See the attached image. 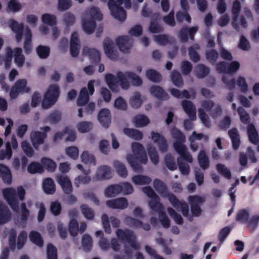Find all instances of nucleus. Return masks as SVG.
Masks as SVG:
<instances>
[{"mask_svg": "<svg viewBox=\"0 0 259 259\" xmlns=\"http://www.w3.org/2000/svg\"><path fill=\"white\" fill-rule=\"evenodd\" d=\"M106 204L108 207L112 209H124L127 207L128 202L125 198L120 197L107 200Z\"/></svg>", "mask_w": 259, "mask_h": 259, "instance_id": "f3484780", "label": "nucleus"}, {"mask_svg": "<svg viewBox=\"0 0 259 259\" xmlns=\"http://www.w3.org/2000/svg\"><path fill=\"white\" fill-rule=\"evenodd\" d=\"M247 131L249 141L254 145H258L259 137L254 125L249 123L247 126Z\"/></svg>", "mask_w": 259, "mask_h": 259, "instance_id": "c85d7f7f", "label": "nucleus"}, {"mask_svg": "<svg viewBox=\"0 0 259 259\" xmlns=\"http://www.w3.org/2000/svg\"><path fill=\"white\" fill-rule=\"evenodd\" d=\"M172 138L175 140L173 143V147L183 160L191 163L193 158L191 155L188 151L187 148L184 143L186 142V137L184 134L177 127H174L170 130Z\"/></svg>", "mask_w": 259, "mask_h": 259, "instance_id": "f03ea898", "label": "nucleus"}, {"mask_svg": "<svg viewBox=\"0 0 259 259\" xmlns=\"http://www.w3.org/2000/svg\"><path fill=\"white\" fill-rule=\"evenodd\" d=\"M82 28L88 34L93 33L96 26V23L94 20L83 19L82 23Z\"/></svg>", "mask_w": 259, "mask_h": 259, "instance_id": "f704fd0d", "label": "nucleus"}, {"mask_svg": "<svg viewBox=\"0 0 259 259\" xmlns=\"http://www.w3.org/2000/svg\"><path fill=\"white\" fill-rule=\"evenodd\" d=\"M249 218V213L245 209H241L239 210L236 217V220L237 222L246 224Z\"/></svg>", "mask_w": 259, "mask_h": 259, "instance_id": "774afa93", "label": "nucleus"}, {"mask_svg": "<svg viewBox=\"0 0 259 259\" xmlns=\"http://www.w3.org/2000/svg\"><path fill=\"white\" fill-rule=\"evenodd\" d=\"M198 30L197 26H193L190 28L184 26L180 30L178 37L183 43L187 42L188 41V35L191 40H194L195 35Z\"/></svg>", "mask_w": 259, "mask_h": 259, "instance_id": "9b49d317", "label": "nucleus"}, {"mask_svg": "<svg viewBox=\"0 0 259 259\" xmlns=\"http://www.w3.org/2000/svg\"><path fill=\"white\" fill-rule=\"evenodd\" d=\"M25 56L22 54V49L20 48L14 49V61L18 67H22L25 62Z\"/></svg>", "mask_w": 259, "mask_h": 259, "instance_id": "4c0bfd02", "label": "nucleus"}, {"mask_svg": "<svg viewBox=\"0 0 259 259\" xmlns=\"http://www.w3.org/2000/svg\"><path fill=\"white\" fill-rule=\"evenodd\" d=\"M117 77L118 81L120 82V85L123 89H127L130 87V83L127 80L128 79L132 84L135 86H140L142 84L141 78L136 73L132 72H125L124 73L119 71L117 72Z\"/></svg>", "mask_w": 259, "mask_h": 259, "instance_id": "39448f33", "label": "nucleus"}, {"mask_svg": "<svg viewBox=\"0 0 259 259\" xmlns=\"http://www.w3.org/2000/svg\"><path fill=\"white\" fill-rule=\"evenodd\" d=\"M198 160L200 167L203 169L209 167V159L204 150H201L198 155Z\"/></svg>", "mask_w": 259, "mask_h": 259, "instance_id": "37998d69", "label": "nucleus"}, {"mask_svg": "<svg viewBox=\"0 0 259 259\" xmlns=\"http://www.w3.org/2000/svg\"><path fill=\"white\" fill-rule=\"evenodd\" d=\"M78 131L81 133L90 132L93 127V124L90 121H81L77 125Z\"/></svg>", "mask_w": 259, "mask_h": 259, "instance_id": "5fc2aeb1", "label": "nucleus"}, {"mask_svg": "<svg viewBox=\"0 0 259 259\" xmlns=\"http://www.w3.org/2000/svg\"><path fill=\"white\" fill-rule=\"evenodd\" d=\"M3 194L4 198L6 200L13 210L15 212H18L19 207L17 199V193L15 189L12 188H6L3 190Z\"/></svg>", "mask_w": 259, "mask_h": 259, "instance_id": "1a4fd4ad", "label": "nucleus"}, {"mask_svg": "<svg viewBox=\"0 0 259 259\" xmlns=\"http://www.w3.org/2000/svg\"><path fill=\"white\" fill-rule=\"evenodd\" d=\"M169 215L174 220L176 223L178 225H182L184 223L182 216L178 213L172 208L168 207L167 209Z\"/></svg>", "mask_w": 259, "mask_h": 259, "instance_id": "0e129e2a", "label": "nucleus"}, {"mask_svg": "<svg viewBox=\"0 0 259 259\" xmlns=\"http://www.w3.org/2000/svg\"><path fill=\"white\" fill-rule=\"evenodd\" d=\"M228 135L231 139L233 149L237 150L240 145V135L236 127H233L228 131Z\"/></svg>", "mask_w": 259, "mask_h": 259, "instance_id": "bb28decb", "label": "nucleus"}, {"mask_svg": "<svg viewBox=\"0 0 259 259\" xmlns=\"http://www.w3.org/2000/svg\"><path fill=\"white\" fill-rule=\"evenodd\" d=\"M36 52L40 59H45L49 56L50 49L49 47L47 46L39 45L36 49Z\"/></svg>", "mask_w": 259, "mask_h": 259, "instance_id": "3c124183", "label": "nucleus"}, {"mask_svg": "<svg viewBox=\"0 0 259 259\" xmlns=\"http://www.w3.org/2000/svg\"><path fill=\"white\" fill-rule=\"evenodd\" d=\"M57 182L65 194H70L73 191L72 183L69 179L65 176L61 175L57 177Z\"/></svg>", "mask_w": 259, "mask_h": 259, "instance_id": "a211bd4d", "label": "nucleus"}, {"mask_svg": "<svg viewBox=\"0 0 259 259\" xmlns=\"http://www.w3.org/2000/svg\"><path fill=\"white\" fill-rule=\"evenodd\" d=\"M11 213L8 207L0 201V224H4L10 220Z\"/></svg>", "mask_w": 259, "mask_h": 259, "instance_id": "473e14b6", "label": "nucleus"}, {"mask_svg": "<svg viewBox=\"0 0 259 259\" xmlns=\"http://www.w3.org/2000/svg\"><path fill=\"white\" fill-rule=\"evenodd\" d=\"M210 72L209 67L203 64H199L196 66L195 74L198 78H203L205 77Z\"/></svg>", "mask_w": 259, "mask_h": 259, "instance_id": "58836bf2", "label": "nucleus"}, {"mask_svg": "<svg viewBox=\"0 0 259 259\" xmlns=\"http://www.w3.org/2000/svg\"><path fill=\"white\" fill-rule=\"evenodd\" d=\"M61 112L58 110H55L46 117L45 121L46 122H48L51 124H56L61 121Z\"/></svg>", "mask_w": 259, "mask_h": 259, "instance_id": "7c9ffc66", "label": "nucleus"}, {"mask_svg": "<svg viewBox=\"0 0 259 259\" xmlns=\"http://www.w3.org/2000/svg\"><path fill=\"white\" fill-rule=\"evenodd\" d=\"M124 4L126 9H130L132 3L131 0H109L108 6L110 10L111 14L116 19L123 22L126 18V11L121 7Z\"/></svg>", "mask_w": 259, "mask_h": 259, "instance_id": "7ed1b4c3", "label": "nucleus"}, {"mask_svg": "<svg viewBox=\"0 0 259 259\" xmlns=\"http://www.w3.org/2000/svg\"><path fill=\"white\" fill-rule=\"evenodd\" d=\"M115 41L119 50L124 53H128L132 46L133 40L127 35L118 36Z\"/></svg>", "mask_w": 259, "mask_h": 259, "instance_id": "ddd939ff", "label": "nucleus"}, {"mask_svg": "<svg viewBox=\"0 0 259 259\" xmlns=\"http://www.w3.org/2000/svg\"><path fill=\"white\" fill-rule=\"evenodd\" d=\"M113 165L117 174L120 177L125 178L127 177V171L125 165L122 163L118 161H115Z\"/></svg>", "mask_w": 259, "mask_h": 259, "instance_id": "09e8293b", "label": "nucleus"}, {"mask_svg": "<svg viewBox=\"0 0 259 259\" xmlns=\"http://www.w3.org/2000/svg\"><path fill=\"white\" fill-rule=\"evenodd\" d=\"M105 80L109 88L113 91H116L117 83L120 84L117 76L116 77L111 73L107 74L105 76Z\"/></svg>", "mask_w": 259, "mask_h": 259, "instance_id": "c9c22d12", "label": "nucleus"}, {"mask_svg": "<svg viewBox=\"0 0 259 259\" xmlns=\"http://www.w3.org/2000/svg\"><path fill=\"white\" fill-rule=\"evenodd\" d=\"M82 54L84 55L88 56L90 60L93 63H98L101 60L100 53L96 49L84 47L83 48Z\"/></svg>", "mask_w": 259, "mask_h": 259, "instance_id": "4be33fe9", "label": "nucleus"}, {"mask_svg": "<svg viewBox=\"0 0 259 259\" xmlns=\"http://www.w3.org/2000/svg\"><path fill=\"white\" fill-rule=\"evenodd\" d=\"M176 17L179 23H182L185 20L188 23H191V18L187 11H179L176 13Z\"/></svg>", "mask_w": 259, "mask_h": 259, "instance_id": "13d9d810", "label": "nucleus"}, {"mask_svg": "<svg viewBox=\"0 0 259 259\" xmlns=\"http://www.w3.org/2000/svg\"><path fill=\"white\" fill-rule=\"evenodd\" d=\"M123 132L125 135L135 140H141L143 137V133L137 129L125 127Z\"/></svg>", "mask_w": 259, "mask_h": 259, "instance_id": "2f4dec72", "label": "nucleus"}, {"mask_svg": "<svg viewBox=\"0 0 259 259\" xmlns=\"http://www.w3.org/2000/svg\"><path fill=\"white\" fill-rule=\"evenodd\" d=\"M153 187L155 190L162 196L168 198L169 201L170 196L174 195L168 192L166 185L159 179H155L153 181Z\"/></svg>", "mask_w": 259, "mask_h": 259, "instance_id": "aec40b11", "label": "nucleus"}, {"mask_svg": "<svg viewBox=\"0 0 259 259\" xmlns=\"http://www.w3.org/2000/svg\"><path fill=\"white\" fill-rule=\"evenodd\" d=\"M86 13L88 15H90V19L91 20H94V21H101L103 19L102 14L101 13L99 9L97 7H91Z\"/></svg>", "mask_w": 259, "mask_h": 259, "instance_id": "79ce46f5", "label": "nucleus"}, {"mask_svg": "<svg viewBox=\"0 0 259 259\" xmlns=\"http://www.w3.org/2000/svg\"><path fill=\"white\" fill-rule=\"evenodd\" d=\"M169 202L177 210L181 209L183 216L187 218L189 221H193L192 217L189 213L188 205L185 201H180L175 195H171L169 199Z\"/></svg>", "mask_w": 259, "mask_h": 259, "instance_id": "9d476101", "label": "nucleus"}, {"mask_svg": "<svg viewBox=\"0 0 259 259\" xmlns=\"http://www.w3.org/2000/svg\"><path fill=\"white\" fill-rule=\"evenodd\" d=\"M0 177L4 183L9 185L12 182V177L10 169L3 164H0Z\"/></svg>", "mask_w": 259, "mask_h": 259, "instance_id": "cd10ccee", "label": "nucleus"}, {"mask_svg": "<svg viewBox=\"0 0 259 259\" xmlns=\"http://www.w3.org/2000/svg\"><path fill=\"white\" fill-rule=\"evenodd\" d=\"M82 213L84 217L90 220H92L95 217L94 210L87 204H82L80 206Z\"/></svg>", "mask_w": 259, "mask_h": 259, "instance_id": "6e6d98bb", "label": "nucleus"}, {"mask_svg": "<svg viewBox=\"0 0 259 259\" xmlns=\"http://www.w3.org/2000/svg\"><path fill=\"white\" fill-rule=\"evenodd\" d=\"M60 95L59 87L56 84L50 85L44 95L41 106L44 109H48L54 105L57 101Z\"/></svg>", "mask_w": 259, "mask_h": 259, "instance_id": "423d86ee", "label": "nucleus"}, {"mask_svg": "<svg viewBox=\"0 0 259 259\" xmlns=\"http://www.w3.org/2000/svg\"><path fill=\"white\" fill-rule=\"evenodd\" d=\"M147 78L153 82H159L161 80V74L154 69H149L146 72Z\"/></svg>", "mask_w": 259, "mask_h": 259, "instance_id": "49530a36", "label": "nucleus"}, {"mask_svg": "<svg viewBox=\"0 0 259 259\" xmlns=\"http://www.w3.org/2000/svg\"><path fill=\"white\" fill-rule=\"evenodd\" d=\"M103 48L107 57L113 60H116L118 58V55L116 51L114 50L113 41L108 37L104 39Z\"/></svg>", "mask_w": 259, "mask_h": 259, "instance_id": "4468645a", "label": "nucleus"}, {"mask_svg": "<svg viewBox=\"0 0 259 259\" xmlns=\"http://www.w3.org/2000/svg\"><path fill=\"white\" fill-rule=\"evenodd\" d=\"M42 22L50 26H54L57 24V18L54 15L44 14L41 16Z\"/></svg>", "mask_w": 259, "mask_h": 259, "instance_id": "de8ad7c7", "label": "nucleus"}, {"mask_svg": "<svg viewBox=\"0 0 259 259\" xmlns=\"http://www.w3.org/2000/svg\"><path fill=\"white\" fill-rule=\"evenodd\" d=\"M182 106L188 115L191 120L194 121L196 119V108L193 103L189 100H183L182 101Z\"/></svg>", "mask_w": 259, "mask_h": 259, "instance_id": "412c9836", "label": "nucleus"}, {"mask_svg": "<svg viewBox=\"0 0 259 259\" xmlns=\"http://www.w3.org/2000/svg\"><path fill=\"white\" fill-rule=\"evenodd\" d=\"M30 240L39 247H42L44 244L43 239L40 234L35 231H32L29 234Z\"/></svg>", "mask_w": 259, "mask_h": 259, "instance_id": "a18cd8bd", "label": "nucleus"}, {"mask_svg": "<svg viewBox=\"0 0 259 259\" xmlns=\"http://www.w3.org/2000/svg\"><path fill=\"white\" fill-rule=\"evenodd\" d=\"M151 138L154 143H156L160 151L164 153L167 151L168 145L165 138L158 133L152 132Z\"/></svg>", "mask_w": 259, "mask_h": 259, "instance_id": "2eb2a0df", "label": "nucleus"}, {"mask_svg": "<svg viewBox=\"0 0 259 259\" xmlns=\"http://www.w3.org/2000/svg\"><path fill=\"white\" fill-rule=\"evenodd\" d=\"M164 162L167 167L170 170H175L177 169V166L175 162V159L171 154L168 153L164 156Z\"/></svg>", "mask_w": 259, "mask_h": 259, "instance_id": "864d4df0", "label": "nucleus"}, {"mask_svg": "<svg viewBox=\"0 0 259 259\" xmlns=\"http://www.w3.org/2000/svg\"><path fill=\"white\" fill-rule=\"evenodd\" d=\"M124 222L128 226L135 228H140L142 225L141 221L131 217H126L124 219Z\"/></svg>", "mask_w": 259, "mask_h": 259, "instance_id": "69168bd1", "label": "nucleus"}, {"mask_svg": "<svg viewBox=\"0 0 259 259\" xmlns=\"http://www.w3.org/2000/svg\"><path fill=\"white\" fill-rule=\"evenodd\" d=\"M30 136L33 146L35 148H37L39 145L44 143L47 135L39 131H32Z\"/></svg>", "mask_w": 259, "mask_h": 259, "instance_id": "6ab92c4d", "label": "nucleus"}, {"mask_svg": "<svg viewBox=\"0 0 259 259\" xmlns=\"http://www.w3.org/2000/svg\"><path fill=\"white\" fill-rule=\"evenodd\" d=\"M132 181L137 185H148L151 181V179L147 176L136 175L133 177Z\"/></svg>", "mask_w": 259, "mask_h": 259, "instance_id": "a19ab883", "label": "nucleus"}, {"mask_svg": "<svg viewBox=\"0 0 259 259\" xmlns=\"http://www.w3.org/2000/svg\"><path fill=\"white\" fill-rule=\"evenodd\" d=\"M98 119L102 126L108 128L111 122V115L110 110L107 108L102 109L98 113Z\"/></svg>", "mask_w": 259, "mask_h": 259, "instance_id": "dca6fc26", "label": "nucleus"}, {"mask_svg": "<svg viewBox=\"0 0 259 259\" xmlns=\"http://www.w3.org/2000/svg\"><path fill=\"white\" fill-rule=\"evenodd\" d=\"M132 149L134 154L127 155V160L135 171H140L142 170V167L138 161L146 164L148 161L145 150L141 144L137 142L132 143Z\"/></svg>", "mask_w": 259, "mask_h": 259, "instance_id": "f257e3e1", "label": "nucleus"}, {"mask_svg": "<svg viewBox=\"0 0 259 259\" xmlns=\"http://www.w3.org/2000/svg\"><path fill=\"white\" fill-rule=\"evenodd\" d=\"M130 105L134 108L137 109L142 104V101L141 99V95L139 93L136 92L134 96L131 98L129 101Z\"/></svg>", "mask_w": 259, "mask_h": 259, "instance_id": "4d7b16f0", "label": "nucleus"}, {"mask_svg": "<svg viewBox=\"0 0 259 259\" xmlns=\"http://www.w3.org/2000/svg\"><path fill=\"white\" fill-rule=\"evenodd\" d=\"M27 82L25 79H18L10 91V97L11 99H16L20 94L28 93L30 88L27 87Z\"/></svg>", "mask_w": 259, "mask_h": 259, "instance_id": "0eeeda50", "label": "nucleus"}, {"mask_svg": "<svg viewBox=\"0 0 259 259\" xmlns=\"http://www.w3.org/2000/svg\"><path fill=\"white\" fill-rule=\"evenodd\" d=\"M149 205L151 209L156 212H160L163 211L162 204L159 202V198L156 199H152L149 202Z\"/></svg>", "mask_w": 259, "mask_h": 259, "instance_id": "680f3d73", "label": "nucleus"}, {"mask_svg": "<svg viewBox=\"0 0 259 259\" xmlns=\"http://www.w3.org/2000/svg\"><path fill=\"white\" fill-rule=\"evenodd\" d=\"M98 180H108L112 178L111 168L107 165H102L98 168L96 173Z\"/></svg>", "mask_w": 259, "mask_h": 259, "instance_id": "a878e982", "label": "nucleus"}, {"mask_svg": "<svg viewBox=\"0 0 259 259\" xmlns=\"http://www.w3.org/2000/svg\"><path fill=\"white\" fill-rule=\"evenodd\" d=\"M10 27L12 30L16 33V40L20 42L23 36L24 25L22 23L19 24L16 21L12 20L10 21Z\"/></svg>", "mask_w": 259, "mask_h": 259, "instance_id": "b1692460", "label": "nucleus"}, {"mask_svg": "<svg viewBox=\"0 0 259 259\" xmlns=\"http://www.w3.org/2000/svg\"><path fill=\"white\" fill-rule=\"evenodd\" d=\"M41 162L43 166L48 171L51 172L55 171L57 165L53 160L47 157H43L41 159Z\"/></svg>", "mask_w": 259, "mask_h": 259, "instance_id": "c03bdc74", "label": "nucleus"}, {"mask_svg": "<svg viewBox=\"0 0 259 259\" xmlns=\"http://www.w3.org/2000/svg\"><path fill=\"white\" fill-rule=\"evenodd\" d=\"M122 189L119 184L111 185L105 190V195L108 197H113L121 193Z\"/></svg>", "mask_w": 259, "mask_h": 259, "instance_id": "c756f323", "label": "nucleus"}, {"mask_svg": "<svg viewBox=\"0 0 259 259\" xmlns=\"http://www.w3.org/2000/svg\"><path fill=\"white\" fill-rule=\"evenodd\" d=\"M171 80L174 85L177 87L181 88L184 84L183 79L180 73L176 70L171 72Z\"/></svg>", "mask_w": 259, "mask_h": 259, "instance_id": "8fccbe9b", "label": "nucleus"}, {"mask_svg": "<svg viewBox=\"0 0 259 259\" xmlns=\"http://www.w3.org/2000/svg\"><path fill=\"white\" fill-rule=\"evenodd\" d=\"M119 241L122 243H127L133 249H140V244L137 241V237L134 232L128 229H118L115 232Z\"/></svg>", "mask_w": 259, "mask_h": 259, "instance_id": "20e7f679", "label": "nucleus"}, {"mask_svg": "<svg viewBox=\"0 0 259 259\" xmlns=\"http://www.w3.org/2000/svg\"><path fill=\"white\" fill-rule=\"evenodd\" d=\"M149 30L152 33H157L162 31L163 29L156 19H152L149 26Z\"/></svg>", "mask_w": 259, "mask_h": 259, "instance_id": "338daca9", "label": "nucleus"}, {"mask_svg": "<svg viewBox=\"0 0 259 259\" xmlns=\"http://www.w3.org/2000/svg\"><path fill=\"white\" fill-rule=\"evenodd\" d=\"M241 4L238 0H235L232 5V13L233 15V19L232 25L233 27L236 30L239 29V25L237 23L240 12L241 11Z\"/></svg>", "mask_w": 259, "mask_h": 259, "instance_id": "5701e85b", "label": "nucleus"}, {"mask_svg": "<svg viewBox=\"0 0 259 259\" xmlns=\"http://www.w3.org/2000/svg\"><path fill=\"white\" fill-rule=\"evenodd\" d=\"M27 170L31 174L41 173L44 171V167L38 162H31L28 166Z\"/></svg>", "mask_w": 259, "mask_h": 259, "instance_id": "603ef678", "label": "nucleus"}, {"mask_svg": "<svg viewBox=\"0 0 259 259\" xmlns=\"http://www.w3.org/2000/svg\"><path fill=\"white\" fill-rule=\"evenodd\" d=\"M133 122L137 127H144L149 123V118L144 115H137L134 118Z\"/></svg>", "mask_w": 259, "mask_h": 259, "instance_id": "ea45409f", "label": "nucleus"}, {"mask_svg": "<svg viewBox=\"0 0 259 259\" xmlns=\"http://www.w3.org/2000/svg\"><path fill=\"white\" fill-rule=\"evenodd\" d=\"M81 244L83 250L85 251H90L92 247V239L88 234H84L82 238Z\"/></svg>", "mask_w": 259, "mask_h": 259, "instance_id": "bf43d9fd", "label": "nucleus"}, {"mask_svg": "<svg viewBox=\"0 0 259 259\" xmlns=\"http://www.w3.org/2000/svg\"><path fill=\"white\" fill-rule=\"evenodd\" d=\"M154 38V40L161 46L172 44L175 41V39L173 37L168 36L166 34L155 35Z\"/></svg>", "mask_w": 259, "mask_h": 259, "instance_id": "72a5a7b5", "label": "nucleus"}, {"mask_svg": "<svg viewBox=\"0 0 259 259\" xmlns=\"http://www.w3.org/2000/svg\"><path fill=\"white\" fill-rule=\"evenodd\" d=\"M22 8L21 4L18 0H10L7 5V11L12 12L14 13L19 11Z\"/></svg>", "mask_w": 259, "mask_h": 259, "instance_id": "052dcab7", "label": "nucleus"}, {"mask_svg": "<svg viewBox=\"0 0 259 259\" xmlns=\"http://www.w3.org/2000/svg\"><path fill=\"white\" fill-rule=\"evenodd\" d=\"M42 187L45 192L47 194H53L56 190L55 185L53 180L50 178H46L43 182Z\"/></svg>", "mask_w": 259, "mask_h": 259, "instance_id": "e433bc0d", "label": "nucleus"}, {"mask_svg": "<svg viewBox=\"0 0 259 259\" xmlns=\"http://www.w3.org/2000/svg\"><path fill=\"white\" fill-rule=\"evenodd\" d=\"M189 201L191 204V210L193 217H199L201 213V209L199 205L204 202V198L198 195L190 196Z\"/></svg>", "mask_w": 259, "mask_h": 259, "instance_id": "f8f14e48", "label": "nucleus"}, {"mask_svg": "<svg viewBox=\"0 0 259 259\" xmlns=\"http://www.w3.org/2000/svg\"><path fill=\"white\" fill-rule=\"evenodd\" d=\"M47 259H58L57 248L51 243L47 245Z\"/></svg>", "mask_w": 259, "mask_h": 259, "instance_id": "e2e57ef3", "label": "nucleus"}, {"mask_svg": "<svg viewBox=\"0 0 259 259\" xmlns=\"http://www.w3.org/2000/svg\"><path fill=\"white\" fill-rule=\"evenodd\" d=\"M94 81L90 80L88 83V89L82 88L79 93L78 98L77 99V104L79 106L85 105L89 101V96L92 95L95 91Z\"/></svg>", "mask_w": 259, "mask_h": 259, "instance_id": "6e6552de", "label": "nucleus"}, {"mask_svg": "<svg viewBox=\"0 0 259 259\" xmlns=\"http://www.w3.org/2000/svg\"><path fill=\"white\" fill-rule=\"evenodd\" d=\"M149 91L151 94L159 100H167L168 95L159 86L153 85L150 87Z\"/></svg>", "mask_w": 259, "mask_h": 259, "instance_id": "393cba45", "label": "nucleus"}]
</instances>
